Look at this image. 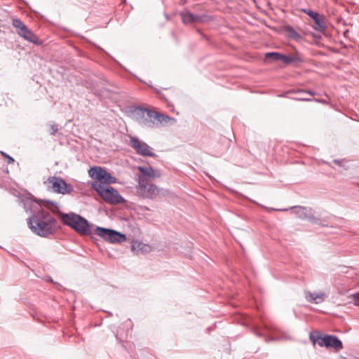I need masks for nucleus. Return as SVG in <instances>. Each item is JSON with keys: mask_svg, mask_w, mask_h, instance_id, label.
<instances>
[{"mask_svg": "<svg viewBox=\"0 0 359 359\" xmlns=\"http://www.w3.org/2000/svg\"><path fill=\"white\" fill-rule=\"evenodd\" d=\"M57 221L47 211L41 210L28 220V224L36 234L46 237L53 234L55 230Z\"/></svg>", "mask_w": 359, "mask_h": 359, "instance_id": "1", "label": "nucleus"}, {"mask_svg": "<svg viewBox=\"0 0 359 359\" xmlns=\"http://www.w3.org/2000/svg\"><path fill=\"white\" fill-rule=\"evenodd\" d=\"M133 115L142 126L147 128H151L155 124L165 121V118H169L168 116H165L154 111L142 108H136L133 111Z\"/></svg>", "mask_w": 359, "mask_h": 359, "instance_id": "2", "label": "nucleus"}, {"mask_svg": "<svg viewBox=\"0 0 359 359\" xmlns=\"http://www.w3.org/2000/svg\"><path fill=\"white\" fill-rule=\"evenodd\" d=\"M91 186L102 199L109 204H119L125 201L117 190L112 187L107 186L101 182H93Z\"/></svg>", "mask_w": 359, "mask_h": 359, "instance_id": "3", "label": "nucleus"}, {"mask_svg": "<svg viewBox=\"0 0 359 359\" xmlns=\"http://www.w3.org/2000/svg\"><path fill=\"white\" fill-rule=\"evenodd\" d=\"M62 219L65 224L70 226L80 234H90V226L88 222L79 215L75 213L63 214Z\"/></svg>", "mask_w": 359, "mask_h": 359, "instance_id": "4", "label": "nucleus"}, {"mask_svg": "<svg viewBox=\"0 0 359 359\" xmlns=\"http://www.w3.org/2000/svg\"><path fill=\"white\" fill-rule=\"evenodd\" d=\"M136 189L137 194L144 198L156 199L166 197L170 194L167 189L159 188L150 182L137 184Z\"/></svg>", "mask_w": 359, "mask_h": 359, "instance_id": "5", "label": "nucleus"}, {"mask_svg": "<svg viewBox=\"0 0 359 359\" xmlns=\"http://www.w3.org/2000/svg\"><path fill=\"white\" fill-rule=\"evenodd\" d=\"M95 233L104 241L111 243H119L126 240L125 234L110 229L97 226L95 229Z\"/></svg>", "mask_w": 359, "mask_h": 359, "instance_id": "6", "label": "nucleus"}, {"mask_svg": "<svg viewBox=\"0 0 359 359\" xmlns=\"http://www.w3.org/2000/svg\"><path fill=\"white\" fill-rule=\"evenodd\" d=\"M12 25L17 29L18 34L25 40L35 44L38 43L39 39L37 36L34 34L21 20L13 18L12 20Z\"/></svg>", "mask_w": 359, "mask_h": 359, "instance_id": "7", "label": "nucleus"}, {"mask_svg": "<svg viewBox=\"0 0 359 359\" xmlns=\"http://www.w3.org/2000/svg\"><path fill=\"white\" fill-rule=\"evenodd\" d=\"M48 182L50 185L52 191L55 193L61 194H70L73 191L71 184H67L63 179L57 177H50Z\"/></svg>", "mask_w": 359, "mask_h": 359, "instance_id": "8", "label": "nucleus"}, {"mask_svg": "<svg viewBox=\"0 0 359 359\" xmlns=\"http://www.w3.org/2000/svg\"><path fill=\"white\" fill-rule=\"evenodd\" d=\"M137 170L140 172V174L137 176L138 184L150 182L151 180L159 178L161 176L159 170L154 169L150 165L138 166Z\"/></svg>", "mask_w": 359, "mask_h": 359, "instance_id": "9", "label": "nucleus"}, {"mask_svg": "<svg viewBox=\"0 0 359 359\" xmlns=\"http://www.w3.org/2000/svg\"><path fill=\"white\" fill-rule=\"evenodd\" d=\"M130 146L139 155L151 157L155 156L153 149L146 142L140 140L137 137H130Z\"/></svg>", "mask_w": 359, "mask_h": 359, "instance_id": "10", "label": "nucleus"}, {"mask_svg": "<svg viewBox=\"0 0 359 359\" xmlns=\"http://www.w3.org/2000/svg\"><path fill=\"white\" fill-rule=\"evenodd\" d=\"M302 11L314 20L316 25L313 26V29L315 30L320 32L325 30L327 25L325 17L323 15H320L311 9H303Z\"/></svg>", "mask_w": 359, "mask_h": 359, "instance_id": "11", "label": "nucleus"}, {"mask_svg": "<svg viewBox=\"0 0 359 359\" xmlns=\"http://www.w3.org/2000/svg\"><path fill=\"white\" fill-rule=\"evenodd\" d=\"M318 344L320 346L332 347L336 350L343 348L342 342L335 336L326 334L318 338Z\"/></svg>", "mask_w": 359, "mask_h": 359, "instance_id": "12", "label": "nucleus"}, {"mask_svg": "<svg viewBox=\"0 0 359 359\" xmlns=\"http://www.w3.org/2000/svg\"><path fill=\"white\" fill-rule=\"evenodd\" d=\"M180 15L184 25L194 22H204L210 20V17L208 15H195L189 11L182 12L180 13Z\"/></svg>", "mask_w": 359, "mask_h": 359, "instance_id": "13", "label": "nucleus"}, {"mask_svg": "<svg viewBox=\"0 0 359 359\" xmlns=\"http://www.w3.org/2000/svg\"><path fill=\"white\" fill-rule=\"evenodd\" d=\"M304 297L309 303L318 304L325 300L327 294L323 292H311L305 291Z\"/></svg>", "mask_w": 359, "mask_h": 359, "instance_id": "14", "label": "nucleus"}, {"mask_svg": "<svg viewBox=\"0 0 359 359\" xmlns=\"http://www.w3.org/2000/svg\"><path fill=\"white\" fill-rule=\"evenodd\" d=\"M294 208H296L295 214L302 219L308 218L309 221L317 223L318 219H316L313 215L308 214V212H311V209H307L305 207L302 206H294Z\"/></svg>", "mask_w": 359, "mask_h": 359, "instance_id": "15", "label": "nucleus"}, {"mask_svg": "<svg viewBox=\"0 0 359 359\" xmlns=\"http://www.w3.org/2000/svg\"><path fill=\"white\" fill-rule=\"evenodd\" d=\"M105 171L106 170L101 167L95 166L90 168V170H88V174L91 178L96 180L95 182H101L102 183H103L102 182V176H104V174Z\"/></svg>", "mask_w": 359, "mask_h": 359, "instance_id": "16", "label": "nucleus"}, {"mask_svg": "<svg viewBox=\"0 0 359 359\" xmlns=\"http://www.w3.org/2000/svg\"><path fill=\"white\" fill-rule=\"evenodd\" d=\"M132 250L137 254L145 253L150 252L151 248L147 244L137 241L132 245Z\"/></svg>", "mask_w": 359, "mask_h": 359, "instance_id": "17", "label": "nucleus"}, {"mask_svg": "<svg viewBox=\"0 0 359 359\" xmlns=\"http://www.w3.org/2000/svg\"><path fill=\"white\" fill-rule=\"evenodd\" d=\"M281 53L277 52H271L265 54L264 61L266 62H272L275 61H280Z\"/></svg>", "mask_w": 359, "mask_h": 359, "instance_id": "18", "label": "nucleus"}, {"mask_svg": "<svg viewBox=\"0 0 359 359\" xmlns=\"http://www.w3.org/2000/svg\"><path fill=\"white\" fill-rule=\"evenodd\" d=\"M104 175V176H102V182H104V184H109L111 183H115L116 182V179L114 177L111 176V175L107 170L105 171Z\"/></svg>", "mask_w": 359, "mask_h": 359, "instance_id": "19", "label": "nucleus"}, {"mask_svg": "<svg viewBox=\"0 0 359 359\" xmlns=\"http://www.w3.org/2000/svg\"><path fill=\"white\" fill-rule=\"evenodd\" d=\"M287 32L290 38H292L296 41L301 40V39H302L301 35L299 33H297L292 27H288L287 28Z\"/></svg>", "mask_w": 359, "mask_h": 359, "instance_id": "20", "label": "nucleus"}, {"mask_svg": "<svg viewBox=\"0 0 359 359\" xmlns=\"http://www.w3.org/2000/svg\"><path fill=\"white\" fill-rule=\"evenodd\" d=\"M280 61L283 62L285 65L292 64L291 56L281 54Z\"/></svg>", "mask_w": 359, "mask_h": 359, "instance_id": "21", "label": "nucleus"}, {"mask_svg": "<svg viewBox=\"0 0 359 359\" xmlns=\"http://www.w3.org/2000/svg\"><path fill=\"white\" fill-rule=\"evenodd\" d=\"M292 63L297 64L303 62V59L299 55V54H295L293 56H291Z\"/></svg>", "mask_w": 359, "mask_h": 359, "instance_id": "22", "label": "nucleus"}, {"mask_svg": "<svg viewBox=\"0 0 359 359\" xmlns=\"http://www.w3.org/2000/svg\"><path fill=\"white\" fill-rule=\"evenodd\" d=\"M353 299L354 301V304L359 306V292L353 295Z\"/></svg>", "mask_w": 359, "mask_h": 359, "instance_id": "23", "label": "nucleus"}, {"mask_svg": "<svg viewBox=\"0 0 359 359\" xmlns=\"http://www.w3.org/2000/svg\"><path fill=\"white\" fill-rule=\"evenodd\" d=\"M57 131H58L57 126L52 125L50 127V134L52 135H55Z\"/></svg>", "mask_w": 359, "mask_h": 359, "instance_id": "24", "label": "nucleus"}, {"mask_svg": "<svg viewBox=\"0 0 359 359\" xmlns=\"http://www.w3.org/2000/svg\"><path fill=\"white\" fill-rule=\"evenodd\" d=\"M299 93H307V94H309L311 95H314V93L312 92L311 90H301V91H299Z\"/></svg>", "mask_w": 359, "mask_h": 359, "instance_id": "25", "label": "nucleus"}, {"mask_svg": "<svg viewBox=\"0 0 359 359\" xmlns=\"http://www.w3.org/2000/svg\"><path fill=\"white\" fill-rule=\"evenodd\" d=\"M297 100L300 101H311V100L309 98L304 97V96H302V97L297 98Z\"/></svg>", "mask_w": 359, "mask_h": 359, "instance_id": "26", "label": "nucleus"}, {"mask_svg": "<svg viewBox=\"0 0 359 359\" xmlns=\"http://www.w3.org/2000/svg\"><path fill=\"white\" fill-rule=\"evenodd\" d=\"M297 100L300 101H311V100L309 98L304 97V96H302V97L297 98Z\"/></svg>", "mask_w": 359, "mask_h": 359, "instance_id": "27", "label": "nucleus"}, {"mask_svg": "<svg viewBox=\"0 0 359 359\" xmlns=\"http://www.w3.org/2000/svg\"><path fill=\"white\" fill-rule=\"evenodd\" d=\"M6 157L8 158V162L9 163H13V162H14V159H13L12 157H10L9 156H6Z\"/></svg>", "mask_w": 359, "mask_h": 359, "instance_id": "28", "label": "nucleus"}, {"mask_svg": "<svg viewBox=\"0 0 359 359\" xmlns=\"http://www.w3.org/2000/svg\"><path fill=\"white\" fill-rule=\"evenodd\" d=\"M278 211H287V208H285V209H278Z\"/></svg>", "mask_w": 359, "mask_h": 359, "instance_id": "29", "label": "nucleus"}, {"mask_svg": "<svg viewBox=\"0 0 359 359\" xmlns=\"http://www.w3.org/2000/svg\"><path fill=\"white\" fill-rule=\"evenodd\" d=\"M334 162L335 163H338V164L339 163V161H337V160H334Z\"/></svg>", "mask_w": 359, "mask_h": 359, "instance_id": "30", "label": "nucleus"}, {"mask_svg": "<svg viewBox=\"0 0 359 359\" xmlns=\"http://www.w3.org/2000/svg\"><path fill=\"white\" fill-rule=\"evenodd\" d=\"M2 154H3L4 156H7V155H6L5 153H4V152H2Z\"/></svg>", "mask_w": 359, "mask_h": 359, "instance_id": "31", "label": "nucleus"}]
</instances>
